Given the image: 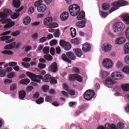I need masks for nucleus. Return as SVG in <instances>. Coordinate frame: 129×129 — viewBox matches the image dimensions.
Here are the masks:
<instances>
[{
    "mask_svg": "<svg viewBox=\"0 0 129 129\" xmlns=\"http://www.w3.org/2000/svg\"><path fill=\"white\" fill-rule=\"evenodd\" d=\"M26 75L31 78L32 81H36L37 83H40V82H41V80H42L44 82H50L51 77H52L50 75H46L43 78V76L41 75H36L31 73L30 72H27L26 73Z\"/></svg>",
    "mask_w": 129,
    "mask_h": 129,
    "instance_id": "obj_1",
    "label": "nucleus"
},
{
    "mask_svg": "<svg viewBox=\"0 0 129 129\" xmlns=\"http://www.w3.org/2000/svg\"><path fill=\"white\" fill-rule=\"evenodd\" d=\"M127 5V2L124 1L123 0L118 1L116 2L113 3V8L110 9L109 11V14H111L112 12L118 10L119 7H124V6Z\"/></svg>",
    "mask_w": 129,
    "mask_h": 129,
    "instance_id": "obj_2",
    "label": "nucleus"
},
{
    "mask_svg": "<svg viewBox=\"0 0 129 129\" xmlns=\"http://www.w3.org/2000/svg\"><path fill=\"white\" fill-rule=\"evenodd\" d=\"M43 24L44 26H47L48 29H55L58 27V24L56 23H53V18L48 17L44 20Z\"/></svg>",
    "mask_w": 129,
    "mask_h": 129,
    "instance_id": "obj_3",
    "label": "nucleus"
},
{
    "mask_svg": "<svg viewBox=\"0 0 129 129\" xmlns=\"http://www.w3.org/2000/svg\"><path fill=\"white\" fill-rule=\"evenodd\" d=\"M69 11L72 17H76L80 12V7L76 4H73L69 7Z\"/></svg>",
    "mask_w": 129,
    "mask_h": 129,
    "instance_id": "obj_4",
    "label": "nucleus"
},
{
    "mask_svg": "<svg viewBox=\"0 0 129 129\" xmlns=\"http://www.w3.org/2000/svg\"><path fill=\"white\" fill-rule=\"evenodd\" d=\"M124 28H125V26L123 23L121 22H117L114 24L113 31L115 33H120L124 30Z\"/></svg>",
    "mask_w": 129,
    "mask_h": 129,
    "instance_id": "obj_5",
    "label": "nucleus"
},
{
    "mask_svg": "<svg viewBox=\"0 0 129 129\" xmlns=\"http://www.w3.org/2000/svg\"><path fill=\"white\" fill-rule=\"evenodd\" d=\"M102 65L105 69H111L113 67V61L109 58H105L102 62Z\"/></svg>",
    "mask_w": 129,
    "mask_h": 129,
    "instance_id": "obj_6",
    "label": "nucleus"
},
{
    "mask_svg": "<svg viewBox=\"0 0 129 129\" xmlns=\"http://www.w3.org/2000/svg\"><path fill=\"white\" fill-rule=\"evenodd\" d=\"M0 22L1 23H2V24H7L4 26L5 29H10V28H12V27H14V26H15V22L14 21L12 22V19H1L0 20Z\"/></svg>",
    "mask_w": 129,
    "mask_h": 129,
    "instance_id": "obj_7",
    "label": "nucleus"
},
{
    "mask_svg": "<svg viewBox=\"0 0 129 129\" xmlns=\"http://www.w3.org/2000/svg\"><path fill=\"white\" fill-rule=\"evenodd\" d=\"M111 77L114 80H121V79H123L124 76L121 72H113L111 74Z\"/></svg>",
    "mask_w": 129,
    "mask_h": 129,
    "instance_id": "obj_8",
    "label": "nucleus"
},
{
    "mask_svg": "<svg viewBox=\"0 0 129 129\" xmlns=\"http://www.w3.org/2000/svg\"><path fill=\"white\" fill-rule=\"evenodd\" d=\"M95 95V93L94 92H93V91L88 90L84 94V98L86 100H91V99L93 98Z\"/></svg>",
    "mask_w": 129,
    "mask_h": 129,
    "instance_id": "obj_9",
    "label": "nucleus"
},
{
    "mask_svg": "<svg viewBox=\"0 0 129 129\" xmlns=\"http://www.w3.org/2000/svg\"><path fill=\"white\" fill-rule=\"evenodd\" d=\"M59 45L62 48H64L66 51H69L72 47L69 42H66V41L63 40H61L59 41Z\"/></svg>",
    "mask_w": 129,
    "mask_h": 129,
    "instance_id": "obj_10",
    "label": "nucleus"
},
{
    "mask_svg": "<svg viewBox=\"0 0 129 129\" xmlns=\"http://www.w3.org/2000/svg\"><path fill=\"white\" fill-rule=\"evenodd\" d=\"M21 46V42H18L16 45V42H13L12 43L6 45L4 49L5 50H10L11 49H18Z\"/></svg>",
    "mask_w": 129,
    "mask_h": 129,
    "instance_id": "obj_11",
    "label": "nucleus"
},
{
    "mask_svg": "<svg viewBox=\"0 0 129 129\" xmlns=\"http://www.w3.org/2000/svg\"><path fill=\"white\" fill-rule=\"evenodd\" d=\"M75 80L79 82H82V77L78 74L71 75L69 77V80L70 81H74Z\"/></svg>",
    "mask_w": 129,
    "mask_h": 129,
    "instance_id": "obj_12",
    "label": "nucleus"
},
{
    "mask_svg": "<svg viewBox=\"0 0 129 129\" xmlns=\"http://www.w3.org/2000/svg\"><path fill=\"white\" fill-rule=\"evenodd\" d=\"M13 12L11 10L5 9L4 13H0V18H7L8 16H12Z\"/></svg>",
    "mask_w": 129,
    "mask_h": 129,
    "instance_id": "obj_13",
    "label": "nucleus"
},
{
    "mask_svg": "<svg viewBox=\"0 0 129 129\" xmlns=\"http://www.w3.org/2000/svg\"><path fill=\"white\" fill-rule=\"evenodd\" d=\"M111 49H112V46L110 44H105L102 46V51L105 53L111 51Z\"/></svg>",
    "mask_w": 129,
    "mask_h": 129,
    "instance_id": "obj_14",
    "label": "nucleus"
},
{
    "mask_svg": "<svg viewBox=\"0 0 129 129\" xmlns=\"http://www.w3.org/2000/svg\"><path fill=\"white\" fill-rule=\"evenodd\" d=\"M120 18L126 25H129V15L128 14H122L120 16Z\"/></svg>",
    "mask_w": 129,
    "mask_h": 129,
    "instance_id": "obj_15",
    "label": "nucleus"
},
{
    "mask_svg": "<svg viewBox=\"0 0 129 129\" xmlns=\"http://www.w3.org/2000/svg\"><path fill=\"white\" fill-rule=\"evenodd\" d=\"M48 71L50 72H53V73H56L57 72V63L56 62H53L48 69Z\"/></svg>",
    "mask_w": 129,
    "mask_h": 129,
    "instance_id": "obj_16",
    "label": "nucleus"
},
{
    "mask_svg": "<svg viewBox=\"0 0 129 129\" xmlns=\"http://www.w3.org/2000/svg\"><path fill=\"white\" fill-rule=\"evenodd\" d=\"M125 42V38L120 37L116 39L115 44H116V45H121L122 44H124Z\"/></svg>",
    "mask_w": 129,
    "mask_h": 129,
    "instance_id": "obj_17",
    "label": "nucleus"
},
{
    "mask_svg": "<svg viewBox=\"0 0 129 129\" xmlns=\"http://www.w3.org/2000/svg\"><path fill=\"white\" fill-rule=\"evenodd\" d=\"M114 125L110 124V123H106L105 125V127L103 126H99L97 129H114Z\"/></svg>",
    "mask_w": 129,
    "mask_h": 129,
    "instance_id": "obj_18",
    "label": "nucleus"
},
{
    "mask_svg": "<svg viewBox=\"0 0 129 129\" xmlns=\"http://www.w3.org/2000/svg\"><path fill=\"white\" fill-rule=\"evenodd\" d=\"M91 49V46L88 43H85L83 45L82 50L83 52L85 53H87V52H89V50Z\"/></svg>",
    "mask_w": 129,
    "mask_h": 129,
    "instance_id": "obj_19",
    "label": "nucleus"
},
{
    "mask_svg": "<svg viewBox=\"0 0 129 129\" xmlns=\"http://www.w3.org/2000/svg\"><path fill=\"white\" fill-rule=\"evenodd\" d=\"M68 18H69V13L68 12H64L60 16V18L61 21H66V20H68Z\"/></svg>",
    "mask_w": 129,
    "mask_h": 129,
    "instance_id": "obj_20",
    "label": "nucleus"
},
{
    "mask_svg": "<svg viewBox=\"0 0 129 129\" xmlns=\"http://www.w3.org/2000/svg\"><path fill=\"white\" fill-rule=\"evenodd\" d=\"M47 9L45 4H41L37 8V11L39 13H44L45 10Z\"/></svg>",
    "mask_w": 129,
    "mask_h": 129,
    "instance_id": "obj_21",
    "label": "nucleus"
},
{
    "mask_svg": "<svg viewBox=\"0 0 129 129\" xmlns=\"http://www.w3.org/2000/svg\"><path fill=\"white\" fill-rule=\"evenodd\" d=\"M105 84H107V85H112V84H114V80H112L111 78L108 77L105 81Z\"/></svg>",
    "mask_w": 129,
    "mask_h": 129,
    "instance_id": "obj_22",
    "label": "nucleus"
},
{
    "mask_svg": "<svg viewBox=\"0 0 129 129\" xmlns=\"http://www.w3.org/2000/svg\"><path fill=\"white\" fill-rule=\"evenodd\" d=\"M74 53L77 55V57H81L82 56V51L79 48H75L73 49Z\"/></svg>",
    "mask_w": 129,
    "mask_h": 129,
    "instance_id": "obj_23",
    "label": "nucleus"
},
{
    "mask_svg": "<svg viewBox=\"0 0 129 129\" xmlns=\"http://www.w3.org/2000/svg\"><path fill=\"white\" fill-rule=\"evenodd\" d=\"M100 75L102 78L105 79L106 78L108 75H109V73L105 71H101L100 72Z\"/></svg>",
    "mask_w": 129,
    "mask_h": 129,
    "instance_id": "obj_24",
    "label": "nucleus"
},
{
    "mask_svg": "<svg viewBox=\"0 0 129 129\" xmlns=\"http://www.w3.org/2000/svg\"><path fill=\"white\" fill-rule=\"evenodd\" d=\"M85 18V12L84 11H82L81 12L79 13V14L77 17V20L79 21L80 20H83Z\"/></svg>",
    "mask_w": 129,
    "mask_h": 129,
    "instance_id": "obj_25",
    "label": "nucleus"
},
{
    "mask_svg": "<svg viewBox=\"0 0 129 129\" xmlns=\"http://www.w3.org/2000/svg\"><path fill=\"white\" fill-rule=\"evenodd\" d=\"M13 4L16 9H19L21 6V1L20 0H14L13 1Z\"/></svg>",
    "mask_w": 129,
    "mask_h": 129,
    "instance_id": "obj_26",
    "label": "nucleus"
},
{
    "mask_svg": "<svg viewBox=\"0 0 129 129\" xmlns=\"http://www.w3.org/2000/svg\"><path fill=\"white\" fill-rule=\"evenodd\" d=\"M31 23V18L29 16L25 17L23 20V23L25 26H28Z\"/></svg>",
    "mask_w": 129,
    "mask_h": 129,
    "instance_id": "obj_27",
    "label": "nucleus"
},
{
    "mask_svg": "<svg viewBox=\"0 0 129 129\" xmlns=\"http://www.w3.org/2000/svg\"><path fill=\"white\" fill-rule=\"evenodd\" d=\"M85 24H86L85 21L82 20L77 23V27L78 28H84L85 26Z\"/></svg>",
    "mask_w": 129,
    "mask_h": 129,
    "instance_id": "obj_28",
    "label": "nucleus"
},
{
    "mask_svg": "<svg viewBox=\"0 0 129 129\" xmlns=\"http://www.w3.org/2000/svg\"><path fill=\"white\" fill-rule=\"evenodd\" d=\"M67 55L71 60H75V59H76V57H75V55L72 53V52L70 51L67 52Z\"/></svg>",
    "mask_w": 129,
    "mask_h": 129,
    "instance_id": "obj_29",
    "label": "nucleus"
},
{
    "mask_svg": "<svg viewBox=\"0 0 129 129\" xmlns=\"http://www.w3.org/2000/svg\"><path fill=\"white\" fill-rule=\"evenodd\" d=\"M71 43L74 45H79V44H81V40L79 38H76L72 40Z\"/></svg>",
    "mask_w": 129,
    "mask_h": 129,
    "instance_id": "obj_30",
    "label": "nucleus"
},
{
    "mask_svg": "<svg viewBox=\"0 0 129 129\" xmlns=\"http://www.w3.org/2000/svg\"><path fill=\"white\" fill-rule=\"evenodd\" d=\"M29 83H30V80L29 79H24L20 81V84L23 85H27Z\"/></svg>",
    "mask_w": 129,
    "mask_h": 129,
    "instance_id": "obj_31",
    "label": "nucleus"
},
{
    "mask_svg": "<svg viewBox=\"0 0 129 129\" xmlns=\"http://www.w3.org/2000/svg\"><path fill=\"white\" fill-rule=\"evenodd\" d=\"M123 66V63H122V62H121V61L118 60L115 63V67H116L117 69H120L122 68Z\"/></svg>",
    "mask_w": 129,
    "mask_h": 129,
    "instance_id": "obj_32",
    "label": "nucleus"
},
{
    "mask_svg": "<svg viewBox=\"0 0 129 129\" xmlns=\"http://www.w3.org/2000/svg\"><path fill=\"white\" fill-rule=\"evenodd\" d=\"M109 9H110V6H109V4L107 3H105L102 5L103 11H108V10H109Z\"/></svg>",
    "mask_w": 129,
    "mask_h": 129,
    "instance_id": "obj_33",
    "label": "nucleus"
},
{
    "mask_svg": "<svg viewBox=\"0 0 129 129\" xmlns=\"http://www.w3.org/2000/svg\"><path fill=\"white\" fill-rule=\"evenodd\" d=\"M26 97V92L25 91H21L19 92V98L20 99H24Z\"/></svg>",
    "mask_w": 129,
    "mask_h": 129,
    "instance_id": "obj_34",
    "label": "nucleus"
},
{
    "mask_svg": "<svg viewBox=\"0 0 129 129\" xmlns=\"http://www.w3.org/2000/svg\"><path fill=\"white\" fill-rule=\"evenodd\" d=\"M122 89L124 90V91H129V84H125L122 85Z\"/></svg>",
    "mask_w": 129,
    "mask_h": 129,
    "instance_id": "obj_35",
    "label": "nucleus"
},
{
    "mask_svg": "<svg viewBox=\"0 0 129 129\" xmlns=\"http://www.w3.org/2000/svg\"><path fill=\"white\" fill-rule=\"evenodd\" d=\"M61 59H62V60L63 61H66V62H68V63H70V60L69 59V58H68V57H67V56H66V54L63 53L61 55Z\"/></svg>",
    "mask_w": 129,
    "mask_h": 129,
    "instance_id": "obj_36",
    "label": "nucleus"
},
{
    "mask_svg": "<svg viewBox=\"0 0 129 129\" xmlns=\"http://www.w3.org/2000/svg\"><path fill=\"white\" fill-rule=\"evenodd\" d=\"M42 3H43V1H42V0H38V1H36L34 3V7H35L36 8H39V7H40V6L43 4H42Z\"/></svg>",
    "mask_w": 129,
    "mask_h": 129,
    "instance_id": "obj_37",
    "label": "nucleus"
},
{
    "mask_svg": "<svg viewBox=\"0 0 129 129\" xmlns=\"http://www.w3.org/2000/svg\"><path fill=\"white\" fill-rule=\"evenodd\" d=\"M116 128L118 129H123L124 128V124L121 122H119L117 124Z\"/></svg>",
    "mask_w": 129,
    "mask_h": 129,
    "instance_id": "obj_38",
    "label": "nucleus"
},
{
    "mask_svg": "<svg viewBox=\"0 0 129 129\" xmlns=\"http://www.w3.org/2000/svg\"><path fill=\"white\" fill-rule=\"evenodd\" d=\"M45 101L46 102H51L52 100H53V98L50 96L46 95H45Z\"/></svg>",
    "mask_w": 129,
    "mask_h": 129,
    "instance_id": "obj_39",
    "label": "nucleus"
},
{
    "mask_svg": "<svg viewBox=\"0 0 129 129\" xmlns=\"http://www.w3.org/2000/svg\"><path fill=\"white\" fill-rule=\"evenodd\" d=\"M49 87L47 85H44L42 87V90L44 92H47L49 90Z\"/></svg>",
    "mask_w": 129,
    "mask_h": 129,
    "instance_id": "obj_40",
    "label": "nucleus"
},
{
    "mask_svg": "<svg viewBox=\"0 0 129 129\" xmlns=\"http://www.w3.org/2000/svg\"><path fill=\"white\" fill-rule=\"evenodd\" d=\"M49 82L50 84H57V80L56 79V78L52 77H51V79Z\"/></svg>",
    "mask_w": 129,
    "mask_h": 129,
    "instance_id": "obj_41",
    "label": "nucleus"
},
{
    "mask_svg": "<svg viewBox=\"0 0 129 129\" xmlns=\"http://www.w3.org/2000/svg\"><path fill=\"white\" fill-rule=\"evenodd\" d=\"M10 90L11 91H16L17 90V84H13L10 87Z\"/></svg>",
    "mask_w": 129,
    "mask_h": 129,
    "instance_id": "obj_42",
    "label": "nucleus"
},
{
    "mask_svg": "<svg viewBox=\"0 0 129 129\" xmlns=\"http://www.w3.org/2000/svg\"><path fill=\"white\" fill-rule=\"evenodd\" d=\"M9 39H11V36H2L0 38V41H6L7 40H9Z\"/></svg>",
    "mask_w": 129,
    "mask_h": 129,
    "instance_id": "obj_43",
    "label": "nucleus"
},
{
    "mask_svg": "<svg viewBox=\"0 0 129 129\" xmlns=\"http://www.w3.org/2000/svg\"><path fill=\"white\" fill-rule=\"evenodd\" d=\"M2 54H5L6 55H13L14 53L10 50H5L1 52Z\"/></svg>",
    "mask_w": 129,
    "mask_h": 129,
    "instance_id": "obj_44",
    "label": "nucleus"
},
{
    "mask_svg": "<svg viewBox=\"0 0 129 129\" xmlns=\"http://www.w3.org/2000/svg\"><path fill=\"white\" fill-rule=\"evenodd\" d=\"M122 72L124 73L129 74V67L127 66H125L122 70Z\"/></svg>",
    "mask_w": 129,
    "mask_h": 129,
    "instance_id": "obj_45",
    "label": "nucleus"
},
{
    "mask_svg": "<svg viewBox=\"0 0 129 129\" xmlns=\"http://www.w3.org/2000/svg\"><path fill=\"white\" fill-rule=\"evenodd\" d=\"M81 37H86V38H89L90 36L89 33H79Z\"/></svg>",
    "mask_w": 129,
    "mask_h": 129,
    "instance_id": "obj_46",
    "label": "nucleus"
},
{
    "mask_svg": "<svg viewBox=\"0 0 129 129\" xmlns=\"http://www.w3.org/2000/svg\"><path fill=\"white\" fill-rule=\"evenodd\" d=\"M21 64L24 68H29L31 66L30 63L28 62H22Z\"/></svg>",
    "mask_w": 129,
    "mask_h": 129,
    "instance_id": "obj_47",
    "label": "nucleus"
},
{
    "mask_svg": "<svg viewBox=\"0 0 129 129\" xmlns=\"http://www.w3.org/2000/svg\"><path fill=\"white\" fill-rule=\"evenodd\" d=\"M43 102H44V98L42 97H40L36 101L37 104H41V103H43Z\"/></svg>",
    "mask_w": 129,
    "mask_h": 129,
    "instance_id": "obj_48",
    "label": "nucleus"
},
{
    "mask_svg": "<svg viewBox=\"0 0 129 129\" xmlns=\"http://www.w3.org/2000/svg\"><path fill=\"white\" fill-rule=\"evenodd\" d=\"M50 51V48L48 47H45L43 49V52L44 54H48Z\"/></svg>",
    "mask_w": 129,
    "mask_h": 129,
    "instance_id": "obj_49",
    "label": "nucleus"
},
{
    "mask_svg": "<svg viewBox=\"0 0 129 129\" xmlns=\"http://www.w3.org/2000/svg\"><path fill=\"white\" fill-rule=\"evenodd\" d=\"M19 16L20 14L14 13V15L11 16V18L13 20H16V19H18Z\"/></svg>",
    "mask_w": 129,
    "mask_h": 129,
    "instance_id": "obj_50",
    "label": "nucleus"
},
{
    "mask_svg": "<svg viewBox=\"0 0 129 129\" xmlns=\"http://www.w3.org/2000/svg\"><path fill=\"white\" fill-rule=\"evenodd\" d=\"M44 58H45V59H46V60H47V61H51V60H52L53 59V58L52 57V56H51L50 55H45Z\"/></svg>",
    "mask_w": 129,
    "mask_h": 129,
    "instance_id": "obj_51",
    "label": "nucleus"
},
{
    "mask_svg": "<svg viewBox=\"0 0 129 129\" xmlns=\"http://www.w3.org/2000/svg\"><path fill=\"white\" fill-rule=\"evenodd\" d=\"M72 71L75 73H80V71H79V69L76 67L73 68Z\"/></svg>",
    "mask_w": 129,
    "mask_h": 129,
    "instance_id": "obj_52",
    "label": "nucleus"
},
{
    "mask_svg": "<svg viewBox=\"0 0 129 129\" xmlns=\"http://www.w3.org/2000/svg\"><path fill=\"white\" fill-rule=\"evenodd\" d=\"M48 32H49V33H59V29H48Z\"/></svg>",
    "mask_w": 129,
    "mask_h": 129,
    "instance_id": "obj_53",
    "label": "nucleus"
},
{
    "mask_svg": "<svg viewBox=\"0 0 129 129\" xmlns=\"http://www.w3.org/2000/svg\"><path fill=\"white\" fill-rule=\"evenodd\" d=\"M17 62H14V61H11L9 62V66H10V67H14V66H17Z\"/></svg>",
    "mask_w": 129,
    "mask_h": 129,
    "instance_id": "obj_54",
    "label": "nucleus"
},
{
    "mask_svg": "<svg viewBox=\"0 0 129 129\" xmlns=\"http://www.w3.org/2000/svg\"><path fill=\"white\" fill-rule=\"evenodd\" d=\"M56 44H57V40L53 39L50 42L49 45L50 46H55Z\"/></svg>",
    "mask_w": 129,
    "mask_h": 129,
    "instance_id": "obj_55",
    "label": "nucleus"
},
{
    "mask_svg": "<svg viewBox=\"0 0 129 129\" xmlns=\"http://www.w3.org/2000/svg\"><path fill=\"white\" fill-rule=\"evenodd\" d=\"M33 89H34V87H33L31 86H29L26 88V91H27V92H30L32 91V90H33Z\"/></svg>",
    "mask_w": 129,
    "mask_h": 129,
    "instance_id": "obj_56",
    "label": "nucleus"
},
{
    "mask_svg": "<svg viewBox=\"0 0 129 129\" xmlns=\"http://www.w3.org/2000/svg\"><path fill=\"white\" fill-rule=\"evenodd\" d=\"M124 62L126 63V64L129 65V55L125 56Z\"/></svg>",
    "mask_w": 129,
    "mask_h": 129,
    "instance_id": "obj_57",
    "label": "nucleus"
},
{
    "mask_svg": "<svg viewBox=\"0 0 129 129\" xmlns=\"http://www.w3.org/2000/svg\"><path fill=\"white\" fill-rule=\"evenodd\" d=\"M15 75H16V74L15 73H11L8 75V78L12 79L13 77H15Z\"/></svg>",
    "mask_w": 129,
    "mask_h": 129,
    "instance_id": "obj_58",
    "label": "nucleus"
},
{
    "mask_svg": "<svg viewBox=\"0 0 129 129\" xmlns=\"http://www.w3.org/2000/svg\"><path fill=\"white\" fill-rule=\"evenodd\" d=\"M101 14L102 17H103L104 18H106V17L108 16V13H107V12H104L102 11L101 12Z\"/></svg>",
    "mask_w": 129,
    "mask_h": 129,
    "instance_id": "obj_59",
    "label": "nucleus"
},
{
    "mask_svg": "<svg viewBox=\"0 0 129 129\" xmlns=\"http://www.w3.org/2000/svg\"><path fill=\"white\" fill-rule=\"evenodd\" d=\"M46 41H47V38H46L45 37H43L39 40L40 43H45Z\"/></svg>",
    "mask_w": 129,
    "mask_h": 129,
    "instance_id": "obj_60",
    "label": "nucleus"
},
{
    "mask_svg": "<svg viewBox=\"0 0 129 129\" xmlns=\"http://www.w3.org/2000/svg\"><path fill=\"white\" fill-rule=\"evenodd\" d=\"M6 76V71L2 70L0 72V77H5Z\"/></svg>",
    "mask_w": 129,
    "mask_h": 129,
    "instance_id": "obj_61",
    "label": "nucleus"
},
{
    "mask_svg": "<svg viewBox=\"0 0 129 129\" xmlns=\"http://www.w3.org/2000/svg\"><path fill=\"white\" fill-rule=\"evenodd\" d=\"M38 68L40 69H44L46 67V64L43 63H39L38 66Z\"/></svg>",
    "mask_w": 129,
    "mask_h": 129,
    "instance_id": "obj_62",
    "label": "nucleus"
},
{
    "mask_svg": "<svg viewBox=\"0 0 129 129\" xmlns=\"http://www.w3.org/2000/svg\"><path fill=\"white\" fill-rule=\"evenodd\" d=\"M56 54H60L61 53V48L60 47H57L55 49Z\"/></svg>",
    "mask_w": 129,
    "mask_h": 129,
    "instance_id": "obj_63",
    "label": "nucleus"
},
{
    "mask_svg": "<svg viewBox=\"0 0 129 129\" xmlns=\"http://www.w3.org/2000/svg\"><path fill=\"white\" fill-rule=\"evenodd\" d=\"M25 51V52H29V51H30V50H32V48H31L30 46H26L24 47Z\"/></svg>",
    "mask_w": 129,
    "mask_h": 129,
    "instance_id": "obj_64",
    "label": "nucleus"
}]
</instances>
